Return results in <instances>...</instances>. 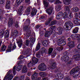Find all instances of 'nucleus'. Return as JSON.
Listing matches in <instances>:
<instances>
[{
  "mask_svg": "<svg viewBox=\"0 0 80 80\" xmlns=\"http://www.w3.org/2000/svg\"><path fill=\"white\" fill-rule=\"evenodd\" d=\"M22 65H19L16 68V70L17 71H20L22 70Z\"/></svg>",
  "mask_w": 80,
  "mask_h": 80,
  "instance_id": "obj_41",
  "label": "nucleus"
},
{
  "mask_svg": "<svg viewBox=\"0 0 80 80\" xmlns=\"http://www.w3.org/2000/svg\"><path fill=\"white\" fill-rule=\"evenodd\" d=\"M12 44H10L8 46V48L7 49L6 52H9L12 51Z\"/></svg>",
  "mask_w": 80,
  "mask_h": 80,
  "instance_id": "obj_29",
  "label": "nucleus"
},
{
  "mask_svg": "<svg viewBox=\"0 0 80 80\" xmlns=\"http://www.w3.org/2000/svg\"><path fill=\"white\" fill-rule=\"evenodd\" d=\"M56 4L57 3H62V2L60 1V0H55Z\"/></svg>",
  "mask_w": 80,
  "mask_h": 80,
  "instance_id": "obj_60",
  "label": "nucleus"
},
{
  "mask_svg": "<svg viewBox=\"0 0 80 80\" xmlns=\"http://www.w3.org/2000/svg\"><path fill=\"white\" fill-rule=\"evenodd\" d=\"M79 70H80V68H79V67H77L71 70L70 72V74L71 75H72V74H73V73H75L76 72H78Z\"/></svg>",
  "mask_w": 80,
  "mask_h": 80,
  "instance_id": "obj_10",
  "label": "nucleus"
},
{
  "mask_svg": "<svg viewBox=\"0 0 80 80\" xmlns=\"http://www.w3.org/2000/svg\"><path fill=\"white\" fill-rule=\"evenodd\" d=\"M34 65V64L33 63V62L32 61H30V62L28 63L27 66L28 67H32L33 65Z\"/></svg>",
  "mask_w": 80,
  "mask_h": 80,
  "instance_id": "obj_35",
  "label": "nucleus"
},
{
  "mask_svg": "<svg viewBox=\"0 0 80 80\" xmlns=\"http://www.w3.org/2000/svg\"><path fill=\"white\" fill-rule=\"evenodd\" d=\"M62 59L64 61H65V62H67V61H68V60H69V57L68 56H62Z\"/></svg>",
  "mask_w": 80,
  "mask_h": 80,
  "instance_id": "obj_24",
  "label": "nucleus"
},
{
  "mask_svg": "<svg viewBox=\"0 0 80 80\" xmlns=\"http://www.w3.org/2000/svg\"><path fill=\"white\" fill-rule=\"evenodd\" d=\"M44 47H47L48 44V41L47 40L44 41L42 43Z\"/></svg>",
  "mask_w": 80,
  "mask_h": 80,
  "instance_id": "obj_31",
  "label": "nucleus"
},
{
  "mask_svg": "<svg viewBox=\"0 0 80 80\" xmlns=\"http://www.w3.org/2000/svg\"><path fill=\"white\" fill-rule=\"evenodd\" d=\"M74 59L76 60H80V55L79 54H76L74 57Z\"/></svg>",
  "mask_w": 80,
  "mask_h": 80,
  "instance_id": "obj_30",
  "label": "nucleus"
},
{
  "mask_svg": "<svg viewBox=\"0 0 80 80\" xmlns=\"http://www.w3.org/2000/svg\"><path fill=\"white\" fill-rule=\"evenodd\" d=\"M5 38H8L9 37V31L8 30L5 31V29H2L1 30L0 32V36L3 37L4 36Z\"/></svg>",
  "mask_w": 80,
  "mask_h": 80,
  "instance_id": "obj_2",
  "label": "nucleus"
},
{
  "mask_svg": "<svg viewBox=\"0 0 80 80\" xmlns=\"http://www.w3.org/2000/svg\"><path fill=\"white\" fill-rule=\"evenodd\" d=\"M64 80H72V79L70 78V77L68 76L65 77Z\"/></svg>",
  "mask_w": 80,
  "mask_h": 80,
  "instance_id": "obj_48",
  "label": "nucleus"
},
{
  "mask_svg": "<svg viewBox=\"0 0 80 80\" xmlns=\"http://www.w3.org/2000/svg\"><path fill=\"white\" fill-rule=\"evenodd\" d=\"M11 7V2L10 1H6V3L5 4V7L6 9H10Z\"/></svg>",
  "mask_w": 80,
  "mask_h": 80,
  "instance_id": "obj_11",
  "label": "nucleus"
},
{
  "mask_svg": "<svg viewBox=\"0 0 80 80\" xmlns=\"http://www.w3.org/2000/svg\"><path fill=\"white\" fill-rule=\"evenodd\" d=\"M37 10L35 8H33L32 9V11L31 13V15L32 17H34V15H35L37 13Z\"/></svg>",
  "mask_w": 80,
  "mask_h": 80,
  "instance_id": "obj_19",
  "label": "nucleus"
},
{
  "mask_svg": "<svg viewBox=\"0 0 80 80\" xmlns=\"http://www.w3.org/2000/svg\"><path fill=\"white\" fill-rule=\"evenodd\" d=\"M53 10V7H50L47 8L46 10V12L48 15H50L52 13Z\"/></svg>",
  "mask_w": 80,
  "mask_h": 80,
  "instance_id": "obj_8",
  "label": "nucleus"
},
{
  "mask_svg": "<svg viewBox=\"0 0 80 80\" xmlns=\"http://www.w3.org/2000/svg\"><path fill=\"white\" fill-rule=\"evenodd\" d=\"M78 74L77 75L75 74H74L73 75L72 77L73 78H77V77L78 76Z\"/></svg>",
  "mask_w": 80,
  "mask_h": 80,
  "instance_id": "obj_62",
  "label": "nucleus"
},
{
  "mask_svg": "<svg viewBox=\"0 0 80 80\" xmlns=\"http://www.w3.org/2000/svg\"><path fill=\"white\" fill-rule=\"evenodd\" d=\"M41 52H38L36 54V57L37 58H40L41 57Z\"/></svg>",
  "mask_w": 80,
  "mask_h": 80,
  "instance_id": "obj_43",
  "label": "nucleus"
},
{
  "mask_svg": "<svg viewBox=\"0 0 80 80\" xmlns=\"http://www.w3.org/2000/svg\"><path fill=\"white\" fill-rule=\"evenodd\" d=\"M30 8L29 7H28L26 10L25 13L27 15H28L29 13H30Z\"/></svg>",
  "mask_w": 80,
  "mask_h": 80,
  "instance_id": "obj_37",
  "label": "nucleus"
},
{
  "mask_svg": "<svg viewBox=\"0 0 80 80\" xmlns=\"http://www.w3.org/2000/svg\"><path fill=\"white\" fill-rule=\"evenodd\" d=\"M68 18H69V19H70V18H72V17H73V16H72V13L70 12V11H68Z\"/></svg>",
  "mask_w": 80,
  "mask_h": 80,
  "instance_id": "obj_25",
  "label": "nucleus"
},
{
  "mask_svg": "<svg viewBox=\"0 0 80 80\" xmlns=\"http://www.w3.org/2000/svg\"><path fill=\"white\" fill-rule=\"evenodd\" d=\"M38 74L37 72H35L33 75H32V80H34L35 79V78H36L37 77H38Z\"/></svg>",
  "mask_w": 80,
  "mask_h": 80,
  "instance_id": "obj_26",
  "label": "nucleus"
},
{
  "mask_svg": "<svg viewBox=\"0 0 80 80\" xmlns=\"http://www.w3.org/2000/svg\"><path fill=\"white\" fill-rule=\"evenodd\" d=\"M6 48L7 47L5 46V45H3L1 47V50L2 51H5Z\"/></svg>",
  "mask_w": 80,
  "mask_h": 80,
  "instance_id": "obj_45",
  "label": "nucleus"
},
{
  "mask_svg": "<svg viewBox=\"0 0 80 80\" xmlns=\"http://www.w3.org/2000/svg\"><path fill=\"white\" fill-rule=\"evenodd\" d=\"M40 43H38L37 46L36 47V51H38V50L40 48Z\"/></svg>",
  "mask_w": 80,
  "mask_h": 80,
  "instance_id": "obj_38",
  "label": "nucleus"
},
{
  "mask_svg": "<svg viewBox=\"0 0 80 80\" xmlns=\"http://www.w3.org/2000/svg\"><path fill=\"white\" fill-rule=\"evenodd\" d=\"M78 28L76 27L74 28V29L73 30V32L74 33H77L78 32Z\"/></svg>",
  "mask_w": 80,
  "mask_h": 80,
  "instance_id": "obj_36",
  "label": "nucleus"
},
{
  "mask_svg": "<svg viewBox=\"0 0 80 80\" xmlns=\"http://www.w3.org/2000/svg\"><path fill=\"white\" fill-rule=\"evenodd\" d=\"M52 33H53V31L50 29V28H49L48 31H46L45 32L44 37H50L52 35Z\"/></svg>",
  "mask_w": 80,
  "mask_h": 80,
  "instance_id": "obj_7",
  "label": "nucleus"
},
{
  "mask_svg": "<svg viewBox=\"0 0 80 80\" xmlns=\"http://www.w3.org/2000/svg\"><path fill=\"white\" fill-rule=\"evenodd\" d=\"M38 69L41 71H44L47 70V66L45 63H42L38 66Z\"/></svg>",
  "mask_w": 80,
  "mask_h": 80,
  "instance_id": "obj_6",
  "label": "nucleus"
},
{
  "mask_svg": "<svg viewBox=\"0 0 80 80\" xmlns=\"http://www.w3.org/2000/svg\"><path fill=\"white\" fill-rule=\"evenodd\" d=\"M63 49V47L61 46L60 47H58L57 48V49L58 51H60V50H62Z\"/></svg>",
  "mask_w": 80,
  "mask_h": 80,
  "instance_id": "obj_47",
  "label": "nucleus"
},
{
  "mask_svg": "<svg viewBox=\"0 0 80 80\" xmlns=\"http://www.w3.org/2000/svg\"><path fill=\"white\" fill-rule=\"evenodd\" d=\"M53 49L52 48H50L49 49L48 51V54H51L53 52Z\"/></svg>",
  "mask_w": 80,
  "mask_h": 80,
  "instance_id": "obj_44",
  "label": "nucleus"
},
{
  "mask_svg": "<svg viewBox=\"0 0 80 80\" xmlns=\"http://www.w3.org/2000/svg\"><path fill=\"white\" fill-rule=\"evenodd\" d=\"M57 23V21H53L51 22V24L52 25H55Z\"/></svg>",
  "mask_w": 80,
  "mask_h": 80,
  "instance_id": "obj_53",
  "label": "nucleus"
},
{
  "mask_svg": "<svg viewBox=\"0 0 80 80\" xmlns=\"http://www.w3.org/2000/svg\"><path fill=\"white\" fill-rule=\"evenodd\" d=\"M5 2V0H0V4H3Z\"/></svg>",
  "mask_w": 80,
  "mask_h": 80,
  "instance_id": "obj_61",
  "label": "nucleus"
},
{
  "mask_svg": "<svg viewBox=\"0 0 80 80\" xmlns=\"http://www.w3.org/2000/svg\"><path fill=\"white\" fill-rule=\"evenodd\" d=\"M12 71L10 70L7 73V75L4 78L3 80H12L13 78V76L12 74H10Z\"/></svg>",
  "mask_w": 80,
  "mask_h": 80,
  "instance_id": "obj_4",
  "label": "nucleus"
},
{
  "mask_svg": "<svg viewBox=\"0 0 80 80\" xmlns=\"http://www.w3.org/2000/svg\"><path fill=\"white\" fill-rule=\"evenodd\" d=\"M16 47H17L16 46V45H15V43H14L13 45L12 50H15V49L16 48Z\"/></svg>",
  "mask_w": 80,
  "mask_h": 80,
  "instance_id": "obj_58",
  "label": "nucleus"
},
{
  "mask_svg": "<svg viewBox=\"0 0 80 80\" xmlns=\"http://www.w3.org/2000/svg\"><path fill=\"white\" fill-rule=\"evenodd\" d=\"M39 75L42 77H45L47 75V74L46 73L42 72H39Z\"/></svg>",
  "mask_w": 80,
  "mask_h": 80,
  "instance_id": "obj_34",
  "label": "nucleus"
},
{
  "mask_svg": "<svg viewBox=\"0 0 80 80\" xmlns=\"http://www.w3.org/2000/svg\"><path fill=\"white\" fill-rule=\"evenodd\" d=\"M58 45L59 46L65 45L66 44V40L65 39L61 38L58 40Z\"/></svg>",
  "mask_w": 80,
  "mask_h": 80,
  "instance_id": "obj_5",
  "label": "nucleus"
},
{
  "mask_svg": "<svg viewBox=\"0 0 80 80\" xmlns=\"http://www.w3.org/2000/svg\"><path fill=\"white\" fill-rule=\"evenodd\" d=\"M43 3L45 7V9H46L47 7H48V5H49V2H47L45 1H43Z\"/></svg>",
  "mask_w": 80,
  "mask_h": 80,
  "instance_id": "obj_33",
  "label": "nucleus"
},
{
  "mask_svg": "<svg viewBox=\"0 0 80 80\" xmlns=\"http://www.w3.org/2000/svg\"><path fill=\"white\" fill-rule=\"evenodd\" d=\"M41 50V53L42 54V56L45 55V54H46V51H47L46 49H45V48L43 47L42 48Z\"/></svg>",
  "mask_w": 80,
  "mask_h": 80,
  "instance_id": "obj_17",
  "label": "nucleus"
},
{
  "mask_svg": "<svg viewBox=\"0 0 80 80\" xmlns=\"http://www.w3.org/2000/svg\"><path fill=\"white\" fill-rule=\"evenodd\" d=\"M25 2L26 3L29 5L30 3V0H25Z\"/></svg>",
  "mask_w": 80,
  "mask_h": 80,
  "instance_id": "obj_56",
  "label": "nucleus"
},
{
  "mask_svg": "<svg viewBox=\"0 0 80 80\" xmlns=\"http://www.w3.org/2000/svg\"><path fill=\"white\" fill-rule=\"evenodd\" d=\"M66 27V31L70 30L73 27V23L70 21L66 22L64 24Z\"/></svg>",
  "mask_w": 80,
  "mask_h": 80,
  "instance_id": "obj_3",
  "label": "nucleus"
},
{
  "mask_svg": "<svg viewBox=\"0 0 80 80\" xmlns=\"http://www.w3.org/2000/svg\"><path fill=\"white\" fill-rule=\"evenodd\" d=\"M32 62L33 63H37L38 62V59L34 57L32 59Z\"/></svg>",
  "mask_w": 80,
  "mask_h": 80,
  "instance_id": "obj_27",
  "label": "nucleus"
},
{
  "mask_svg": "<svg viewBox=\"0 0 80 80\" xmlns=\"http://www.w3.org/2000/svg\"><path fill=\"white\" fill-rule=\"evenodd\" d=\"M30 19H27L24 23V25H25V26L23 28L24 30L26 31L28 33V34H27V36L28 37H30L31 34V31H30V29H28V27L30 25Z\"/></svg>",
  "mask_w": 80,
  "mask_h": 80,
  "instance_id": "obj_1",
  "label": "nucleus"
},
{
  "mask_svg": "<svg viewBox=\"0 0 80 80\" xmlns=\"http://www.w3.org/2000/svg\"><path fill=\"white\" fill-rule=\"evenodd\" d=\"M62 16L64 18H67L68 17V15H67V12H64L63 14H62Z\"/></svg>",
  "mask_w": 80,
  "mask_h": 80,
  "instance_id": "obj_42",
  "label": "nucleus"
},
{
  "mask_svg": "<svg viewBox=\"0 0 80 80\" xmlns=\"http://www.w3.org/2000/svg\"><path fill=\"white\" fill-rule=\"evenodd\" d=\"M73 22L75 25H80V20L78 19H75V20L73 21Z\"/></svg>",
  "mask_w": 80,
  "mask_h": 80,
  "instance_id": "obj_18",
  "label": "nucleus"
},
{
  "mask_svg": "<svg viewBox=\"0 0 80 80\" xmlns=\"http://www.w3.org/2000/svg\"><path fill=\"white\" fill-rule=\"evenodd\" d=\"M23 1V0H16V3L14 4V6L16 8H17L18 7V5L21 3V2H22Z\"/></svg>",
  "mask_w": 80,
  "mask_h": 80,
  "instance_id": "obj_12",
  "label": "nucleus"
},
{
  "mask_svg": "<svg viewBox=\"0 0 80 80\" xmlns=\"http://www.w3.org/2000/svg\"><path fill=\"white\" fill-rule=\"evenodd\" d=\"M28 70V69L27 68V66L25 65L24 66L22 69V73H27V71Z\"/></svg>",
  "mask_w": 80,
  "mask_h": 80,
  "instance_id": "obj_23",
  "label": "nucleus"
},
{
  "mask_svg": "<svg viewBox=\"0 0 80 80\" xmlns=\"http://www.w3.org/2000/svg\"><path fill=\"white\" fill-rule=\"evenodd\" d=\"M68 45L70 48H73L75 46V42L73 41H71L68 43Z\"/></svg>",
  "mask_w": 80,
  "mask_h": 80,
  "instance_id": "obj_13",
  "label": "nucleus"
},
{
  "mask_svg": "<svg viewBox=\"0 0 80 80\" xmlns=\"http://www.w3.org/2000/svg\"><path fill=\"white\" fill-rule=\"evenodd\" d=\"M24 8H23V6H21L19 8L18 10V14L20 16L22 15V13L23 11V10Z\"/></svg>",
  "mask_w": 80,
  "mask_h": 80,
  "instance_id": "obj_15",
  "label": "nucleus"
},
{
  "mask_svg": "<svg viewBox=\"0 0 80 80\" xmlns=\"http://www.w3.org/2000/svg\"><path fill=\"white\" fill-rule=\"evenodd\" d=\"M35 41V39L34 38H32L30 39V45L31 47H32L33 46V45L34 44V42Z\"/></svg>",
  "mask_w": 80,
  "mask_h": 80,
  "instance_id": "obj_22",
  "label": "nucleus"
},
{
  "mask_svg": "<svg viewBox=\"0 0 80 80\" xmlns=\"http://www.w3.org/2000/svg\"><path fill=\"white\" fill-rule=\"evenodd\" d=\"M71 0H65L64 3L65 5H69L71 2Z\"/></svg>",
  "mask_w": 80,
  "mask_h": 80,
  "instance_id": "obj_40",
  "label": "nucleus"
},
{
  "mask_svg": "<svg viewBox=\"0 0 80 80\" xmlns=\"http://www.w3.org/2000/svg\"><path fill=\"white\" fill-rule=\"evenodd\" d=\"M50 29H51L52 31V30H56L57 29V27L55 26H53L51 27Z\"/></svg>",
  "mask_w": 80,
  "mask_h": 80,
  "instance_id": "obj_46",
  "label": "nucleus"
},
{
  "mask_svg": "<svg viewBox=\"0 0 80 80\" xmlns=\"http://www.w3.org/2000/svg\"><path fill=\"white\" fill-rule=\"evenodd\" d=\"M18 32L17 30L14 31L13 33V37H17V36H18Z\"/></svg>",
  "mask_w": 80,
  "mask_h": 80,
  "instance_id": "obj_28",
  "label": "nucleus"
},
{
  "mask_svg": "<svg viewBox=\"0 0 80 80\" xmlns=\"http://www.w3.org/2000/svg\"><path fill=\"white\" fill-rule=\"evenodd\" d=\"M79 11V9L78 8H73V11L74 12H78Z\"/></svg>",
  "mask_w": 80,
  "mask_h": 80,
  "instance_id": "obj_49",
  "label": "nucleus"
},
{
  "mask_svg": "<svg viewBox=\"0 0 80 80\" xmlns=\"http://www.w3.org/2000/svg\"><path fill=\"white\" fill-rule=\"evenodd\" d=\"M23 41H22V40L21 39H19L18 41H17V43L18 44V46L19 48H21L22 46V45L23 44L22 43Z\"/></svg>",
  "mask_w": 80,
  "mask_h": 80,
  "instance_id": "obj_16",
  "label": "nucleus"
},
{
  "mask_svg": "<svg viewBox=\"0 0 80 80\" xmlns=\"http://www.w3.org/2000/svg\"><path fill=\"white\" fill-rule=\"evenodd\" d=\"M64 9L66 11H69V8H68V6H66L65 7Z\"/></svg>",
  "mask_w": 80,
  "mask_h": 80,
  "instance_id": "obj_55",
  "label": "nucleus"
},
{
  "mask_svg": "<svg viewBox=\"0 0 80 80\" xmlns=\"http://www.w3.org/2000/svg\"><path fill=\"white\" fill-rule=\"evenodd\" d=\"M61 9V6L60 5L57 6L56 8V11H57V12H58L60 11Z\"/></svg>",
  "mask_w": 80,
  "mask_h": 80,
  "instance_id": "obj_39",
  "label": "nucleus"
},
{
  "mask_svg": "<svg viewBox=\"0 0 80 80\" xmlns=\"http://www.w3.org/2000/svg\"><path fill=\"white\" fill-rule=\"evenodd\" d=\"M53 19V17H51L49 18L48 19V20L50 22Z\"/></svg>",
  "mask_w": 80,
  "mask_h": 80,
  "instance_id": "obj_57",
  "label": "nucleus"
},
{
  "mask_svg": "<svg viewBox=\"0 0 80 80\" xmlns=\"http://www.w3.org/2000/svg\"><path fill=\"white\" fill-rule=\"evenodd\" d=\"M16 66H15L13 68V74L14 75H15L16 73Z\"/></svg>",
  "mask_w": 80,
  "mask_h": 80,
  "instance_id": "obj_51",
  "label": "nucleus"
},
{
  "mask_svg": "<svg viewBox=\"0 0 80 80\" xmlns=\"http://www.w3.org/2000/svg\"><path fill=\"white\" fill-rule=\"evenodd\" d=\"M42 80H48V78L47 77L44 78H43Z\"/></svg>",
  "mask_w": 80,
  "mask_h": 80,
  "instance_id": "obj_64",
  "label": "nucleus"
},
{
  "mask_svg": "<svg viewBox=\"0 0 80 80\" xmlns=\"http://www.w3.org/2000/svg\"><path fill=\"white\" fill-rule=\"evenodd\" d=\"M57 66H56V62H55L53 63V64L49 68H48L49 70H50V69H51V70H53Z\"/></svg>",
  "mask_w": 80,
  "mask_h": 80,
  "instance_id": "obj_21",
  "label": "nucleus"
},
{
  "mask_svg": "<svg viewBox=\"0 0 80 80\" xmlns=\"http://www.w3.org/2000/svg\"><path fill=\"white\" fill-rule=\"evenodd\" d=\"M57 55V53L56 52H53L52 54V57H55V56Z\"/></svg>",
  "mask_w": 80,
  "mask_h": 80,
  "instance_id": "obj_54",
  "label": "nucleus"
},
{
  "mask_svg": "<svg viewBox=\"0 0 80 80\" xmlns=\"http://www.w3.org/2000/svg\"><path fill=\"white\" fill-rule=\"evenodd\" d=\"M25 76L23 75H22L19 77V80H23Z\"/></svg>",
  "mask_w": 80,
  "mask_h": 80,
  "instance_id": "obj_50",
  "label": "nucleus"
},
{
  "mask_svg": "<svg viewBox=\"0 0 80 80\" xmlns=\"http://www.w3.org/2000/svg\"><path fill=\"white\" fill-rule=\"evenodd\" d=\"M29 43H30V41H29V40L27 39L26 41L25 45L27 46H28V45H29Z\"/></svg>",
  "mask_w": 80,
  "mask_h": 80,
  "instance_id": "obj_52",
  "label": "nucleus"
},
{
  "mask_svg": "<svg viewBox=\"0 0 80 80\" xmlns=\"http://www.w3.org/2000/svg\"><path fill=\"white\" fill-rule=\"evenodd\" d=\"M71 37L72 40H75V38H76L77 39V40L78 42H80V35L78 36H75V35L72 34L71 36Z\"/></svg>",
  "mask_w": 80,
  "mask_h": 80,
  "instance_id": "obj_9",
  "label": "nucleus"
},
{
  "mask_svg": "<svg viewBox=\"0 0 80 80\" xmlns=\"http://www.w3.org/2000/svg\"><path fill=\"white\" fill-rule=\"evenodd\" d=\"M57 30L59 31L60 34H62V32L63 31V29L61 27L58 28H57Z\"/></svg>",
  "mask_w": 80,
  "mask_h": 80,
  "instance_id": "obj_32",
  "label": "nucleus"
},
{
  "mask_svg": "<svg viewBox=\"0 0 80 80\" xmlns=\"http://www.w3.org/2000/svg\"><path fill=\"white\" fill-rule=\"evenodd\" d=\"M12 25H13V19L12 18H9L8 22V27H12Z\"/></svg>",
  "mask_w": 80,
  "mask_h": 80,
  "instance_id": "obj_20",
  "label": "nucleus"
},
{
  "mask_svg": "<svg viewBox=\"0 0 80 80\" xmlns=\"http://www.w3.org/2000/svg\"><path fill=\"white\" fill-rule=\"evenodd\" d=\"M63 17V12H60L58 13V15L56 16V18L57 19H60L62 18Z\"/></svg>",
  "mask_w": 80,
  "mask_h": 80,
  "instance_id": "obj_14",
  "label": "nucleus"
},
{
  "mask_svg": "<svg viewBox=\"0 0 80 80\" xmlns=\"http://www.w3.org/2000/svg\"><path fill=\"white\" fill-rule=\"evenodd\" d=\"M18 78L19 79V77H15V78H14L13 80H18Z\"/></svg>",
  "mask_w": 80,
  "mask_h": 80,
  "instance_id": "obj_63",
  "label": "nucleus"
},
{
  "mask_svg": "<svg viewBox=\"0 0 80 80\" xmlns=\"http://www.w3.org/2000/svg\"><path fill=\"white\" fill-rule=\"evenodd\" d=\"M75 15V19H78V13L76 12L74 13Z\"/></svg>",
  "mask_w": 80,
  "mask_h": 80,
  "instance_id": "obj_59",
  "label": "nucleus"
}]
</instances>
